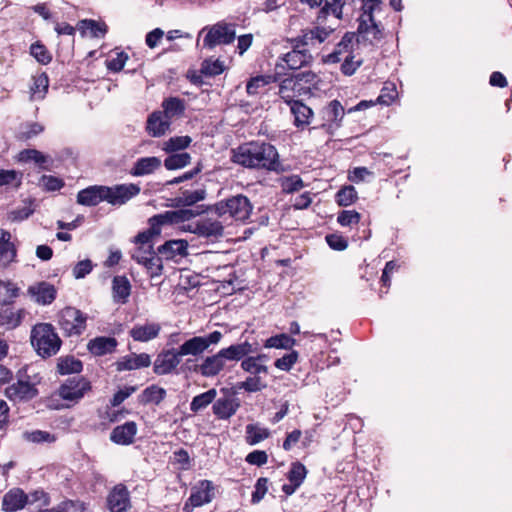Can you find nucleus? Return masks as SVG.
Returning a JSON list of instances; mask_svg holds the SVG:
<instances>
[{"mask_svg": "<svg viewBox=\"0 0 512 512\" xmlns=\"http://www.w3.org/2000/svg\"><path fill=\"white\" fill-rule=\"evenodd\" d=\"M231 161L248 169L281 173L284 171L275 146L268 142L252 141L231 150Z\"/></svg>", "mask_w": 512, "mask_h": 512, "instance_id": "obj_1", "label": "nucleus"}, {"mask_svg": "<svg viewBox=\"0 0 512 512\" xmlns=\"http://www.w3.org/2000/svg\"><path fill=\"white\" fill-rule=\"evenodd\" d=\"M140 191V186L134 183L114 186L91 185L77 193V203L93 207L105 201L112 206H122L137 196Z\"/></svg>", "mask_w": 512, "mask_h": 512, "instance_id": "obj_2", "label": "nucleus"}, {"mask_svg": "<svg viewBox=\"0 0 512 512\" xmlns=\"http://www.w3.org/2000/svg\"><path fill=\"white\" fill-rule=\"evenodd\" d=\"M30 342L38 356L43 359L56 355L62 340L51 323H37L30 332Z\"/></svg>", "mask_w": 512, "mask_h": 512, "instance_id": "obj_3", "label": "nucleus"}, {"mask_svg": "<svg viewBox=\"0 0 512 512\" xmlns=\"http://www.w3.org/2000/svg\"><path fill=\"white\" fill-rule=\"evenodd\" d=\"M253 210V206L245 195L237 194L215 204V212L223 217L228 215L235 221L246 222Z\"/></svg>", "mask_w": 512, "mask_h": 512, "instance_id": "obj_4", "label": "nucleus"}, {"mask_svg": "<svg viewBox=\"0 0 512 512\" xmlns=\"http://www.w3.org/2000/svg\"><path fill=\"white\" fill-rule=\"evenodd\" d=\"M203 206H197L195 209L182 208L178 210H169L156 214L149 218V229L157 236L161 233V227L164 225L180 224L190 221L196 216L205 212Z\"/></svg>", "mask_w": 512, "mask_h": 512, "instance_id": "obj_5", "label": "nucleus"}, {"mask_svg": "<svg viewBox=\"0 0 512 512\" xmlns=\"http://www.w3.org/2000/svg\"><path fill=\"white\" fill-rule=\"evenodd\" d=\"M91 382L83 376H74L66 379L58 388V395L64 401L69 402L67 406L80 402L86 393L91 391Z\"/></svg>", "mask_w": 512, "mask_h": 512, "instance_id": "obj_6", "label": "nucleus"}, {"mask_svg": "<svg viewBox=\"0 0 512 512\" xmlns=\"http://www.w3.org/2000/svg\"><path fill=\"white\" fill-rule=\"evenodd\" d=\"M87 316L75 307H65L58 315V324L66 336H79L86 329Z\"/></svg>", "mask_w": 512, "mask_h": 512, "instance_id": "obj_7", "label": "nucleus"}, {"mask_svg": "<svg viewBox=\"0 0 512 512\" xmlns=\"http://www.w3.org/2000/svg\"><path fill=\"white\" fill-rule=\"evenodd\" d=\"M332 33V30H327L323 27H313L301 31L297 37L289 39L292 48H301L310 51L312 48L318 47L322 44Z\"/></svg>", "mask_w": 512, "mask_h": 512, "instance_id": "obj_8", "label": "nucleus"}, {"mask_svg": "<svg viewBox=\"0 0 512 512\" xmlns=\"http://www.w3.org/2000/svg\"><path fill=\"white\" fill-rule=\"evenodd\" d=\"M236 38L234 26L224 22H218L208 29L203 39V47L213 49L218 45H227Z\"/></svg>", "mask_w": 512, "mask_h": 512, "instance_id": "obj_9", "label": "nucleus"}, {"mask_svg": "<svg viewBox=\"0 0 512 512\" xmlns=\"http://www.w3.org/2000/svg\"><path fill=\"white\" fill-rule=\"evenodd\" d=\"M225 395L214 400L212 410L217 419L228 420L239 409L241 402L235 396V392L230 393L228 389L221 390Z\"/></svg>", "mask_w": 512, "mask_h": 512, "instance_id": "obj_10", "label": "nucleus"}, {"mask_svg": "<svg viewBox=\"0 0 512 512\" xmlns=\"http://www.w3.org/2000/svg\"><path fill=\"white\" fill-rule=\"evenodd\" d=\"M36 384L29 380L18 379L5 389V396L12 402H28L38 395Z\"/></svg>", "mask_w": 512, "mask_h": 512, "instance_id": "obj_11", "label": "nucleus"}, {"mask_svg": "<svg viewBox=\"0 0 512 512\" xmlns=\"http://www.w3.org/2000/svg\"><path fill=\"white\" fill-rule=\"evenodd\" d=\"M214 498V485L209 480H201L195 487L187 502L185 503L184 510L191 512L193 508L200 507L212 501Z\"/></svg>", "mask_w": 512, "mask_h": 512, "instance_id": "obj_12", "label": "nucleus"}, {"mask_svg": "<svg viewBox=\"0 0 512 512\" xmlns=\"http://www.w3.org/2000/svg\"><path fill=\"white\" fill-rule=\"evenodd\" d=\"M321 113L323 123L320 128L329 134H333L339 128L345 114L342 104L338 100H332L322 109Z\"/></svg>", "mask_w": 512, "mask_h": 512, "instance_id": "obj_13", "label": "nucleus"}, {"mask_svg": "<svg viewBox=\"0 0 512 512\" xmlns=\"http://www.w3.org/2000/svg\"><path fill=\"white\" fill-rule=\"evenodd\" d=\"M227 366L222 352L219 350L216 354L205 357L200 364H195L192 370L203 377H215L219 375Z\"/></svg>", "mask_w": 512, "mask_h": 512, "instance_id": "obj_14", "label": "nucleus"}, {"mask_svg": "<svg viewBox=\"0 0 512 512\" xmlns=\"http://www.w3.org/2000/svg\"><path fill=\"white\" fill-rule=\"evenodd\" d=\"M156 236L157 235H155L149 228L139 232L133 240L136 247L130 253L131 258L137 263H140L142 260H145L146 257L153 254L155 252L153 247V238Z\"/></svg>", "mask_w": 512, "mask_h": 512, "instance_id": "obj_15", "label": "nucleus"}, {"mask_svg": "<svg viewBox=\"0 0 512 512\" xmlns=\"http://www.w3.org/2000/svg\"><path fill=\"white\" fill-rule=\"evenodd\" d=\"M259 350L258 343L255 342H249L244 341L241 343L232 344L226 348L220 349V351L223 354V357L228 362H238L243 361L248 355L252 353H256Z\"/></svg>", "mask_w": 512, "mask_h": 512, "instance_id": "obj_16", "label": "nucleus"}, {"mask_svg": "<svg viewBox=\"0 0 512 512\" xmlns=\"http://www.w3.org/2000/svg\"><path fill=\"white\" fill-rule=\"evenodd\" d=\"M107 506L110 512H127L131 503L130 494L125 485L118 484L110 491Z\"/></svg>", "mask_w": 512, "mask_h": 512, "instance_id": "obj_17", "label": "nucleus"}, {"mask_svg": "<svg viewBox=\"0 0 512 512\" xmlns=\"http://www.w3.org/2000/svg\"><path fill=\"white\" fill-rule=\"evenodd\" d=\"M181 356L177 349H170L160 353L154 361L153 371L157 375L172 373L180 364Z\"/></svg>", "mask_w": 512, "mask_h": 512, "instance_id": "obj_18", "label": "nucleus"}, {"mask_svg": "<svg viewBox=\"0 0 512 512\" xmlns=\"http://www.w3.org/2000/svg\"><path fill=\"white\" fill-rule=\"evenodd\" d=\"M28 294L37 304L49 305L56 299L57 290L53 284L41 281L29 286Z\"/></svg>", "mask_w": 512, "mask_h": 512, "instance_id": "obj_19", "label": "nucleus"}, {"mask_svg": "<svg viewBox=\"0 0 512 512\" xmlns=\"http://www.w3.org/2000/svg\"><path fill=\"white\" fill-rule=\"evenodd\" d=\"M157 253L164 260H176L188 255V242L184 239L168 240L158 246Z\"/></svg>", "mask_w": 512, "mask_h": 512, "instance_id": "obj_20", "label": "nucleus"}, {"mask_svg": "<svg viewBox=\"0 0 512 512\" xmlns=\"http://www.w3.org/2000/svg\"><path fill=\"white\" fill-rule=\"evenodd\" d=\"M11 239L12 235L8 230L0 229V269H6L16 261L17 248Z\"/></svg>", "mask_w": 512, "mask_h": 512, "instance_id": "obj_21", "label": "nucleus"}, {"mask_svg": "<svg viewBox=\"0 0 512 512\" xmlns=\"http://www.w3.org/2000/svg\"><path fill=\"white\" fill-rule=\"evenodd\" d=\"M137 431L138 427L136 422L127 421L122 425L116 426L112 430L110 434V440L118 445H130L134 442Z\"/></svg>", "mask_w": 512, "mask_h": 512, "instance_id": "obj_22", "label": "nucleus"}, {"mask_svg": "<svg viewBox=\"0 0 512 512\" xmlns=\"http://www.w3.org/2000/svg\"><path fill=\"white\" fill-rule=\"evenodd\" d=\"M116 370L121 371H130L140 368H146L151 365L150 355L147 353H131L126 356L121 357L116 363Z\"/></svg>", "mask_w": 512, "mask_h": 512, "instance_id": "obj_23", "label": "nucleus"}, {"mask_svg": "<svg viewBox=\"0 0 512 512\" xmlns=\"http://www.w3.org/2000/svg\"><path fill=\"white\" fill-rule=\"evenodd\" d=\"M288 106L294 118L293 125L296 128L303 130L310 125L314 112L308 105L301 100H297Z\"/></svg>", "mask_w": 512, "mask_h": 512, "instance_id": "obj_24", "label": "nucleus"}, {"mask_svg": "<svg viewBox=\"0 0 512 512\" xmlns=\"http://www.w3.org/2000/svg\"><path fill=\"white\" fill-rule=\"evenodd\" d=\"M27 505L26 493L21 488H12L2 498V510L17 512Z\"/></svg>", "mask_w": 512, "mask_h": 512, "instance_id": "obj_25", "label": "nucleus"}, {"mask_svg": "<svg viewBox=\"0 0 512 512\" xmlns=\"http://www.w3.org/2000/svg\"><path fill=\"white\" fill-rule=\"evenodd\" d=\"M162 165V161L159 157L149 156L141 157L135 161L132 168L130 169V175L134 177H142L150 175L158 170Z\"/></svg>", "mask_w": 512, "mask_h": 512, "instance_id": "obj_26", "label": "nucleus"}, {"mask_svg": "<svg viewBox=\"0 0 512 512\" xmlns=\"http://www.w3.org/2000/svg\"><path fill=\"white\" fill-rule=\"evenodd\" d=\"M303 88L299 86L297 79L294 75L283 79L279 84L278 95L287 105L297 101L295 97L302 96Z\"/></svg>", "mask_w": 512, "mask_h": 512, "instance_id": "obj_27", "label": "nucleus"}, {"mask_svg": "<svg viewBox=\"0 0 512 512\" xmlns=\"http://www.w3.org/2000/svg\"><path fill=\"white\" fill-rule=\"evenodd\" d=\"M281 59L286 63L289 69L297 70L310 64L313 57L310 51L301 48H292V50L284 54Z\"/></svg>", "mask_w": 512, "mask_h": 512, "instance_id": "obj_28", "label": "nucleus"}, {"mask_svg": "<svg viewBox=\"0 0 512 512\" xmlns=\"http://www.w3.org/2000/svg\"><path fill=\"white\" fill-rule=\"evenodd\" d=\"M117 345L118 342L116 338L99 336L91 339L87 344V348L91 354L95 356H103L113 353L116 350Z\"/></svg>", "mask_w": 512, "mask_h": 512, "instance_id": "obj_29", "label": "nucleus"}, {"mask_svg": "<svg viewBox=\"0 0 512 512\" xmlns=\"http://www.w3.org/2000/svg\"><path fill=\"white\" fill-rule=\"evenodd\" d=\"M171 121L161 111L153 112L147 119L146 129L149 135L160 137L170 128Z\"/></svg>", "mask_w": 512, "mask_h": 512, "instance_id": "obj_30", "label": "nucleus"}, {"mask_svg": "<svg viewBox=\"0 0 512 512\" xmlns=\"http://www.w3.org/2000/svg\"><path fill=\"white\" fill-rule=\"evenodd\" d=\"M193 232L198 236L206 238H218L223 235L224 227L221 222L217 220L205 219L195 224Z\"/></svg>", "mask_w": 512, "mask_h": 512, "instance_id": "obj_31", "label": "nucleus"}, {"mask_svg": "<svg viewBox=\"0 0 512 512\" xmlns=\"http://www.w3.org/2000/svg\"><path fill=\"white\" fill-rule=\"evenodd\" d=\"M206 195L207 193L204 188L193 191L184 190L181 192L180 196L172 200V204L170 206L174 208L193 206L196 203L203 201L206 198Z\"/></svg>", "mask_w": 512, "mask_h": 512, "instance_id": "obj_32", "label": "nucleus"}, {"mask_svg": "<svg viewBox=\"0 0 512 512\" xmlns=\"http://www.w3.org/2000/svg\"><path fill=\"white\" fill-rule=\"evenodd\" d=\"M161 327L157 323H146L144 325H135L129 332L135 341L147 342L159 335Z\"/></svg>", "mask_w": 512, "mask_h": 512, "instance_id": "obj_33", "label": "nucleus"}, {"mask_svg": "<svg viewBox=\"0 0 512 512\" xmlns=\"http://www.w3.org/2000/svg\"><path fill=\"white\" fill-rule=\"evenodd\" d=\"M178 355L181 357L191 355L199 356L207 350V343L202 336H194L186 340L178 347Z\"/></svg>", "mask_w": 512, "mask_h": 512, "instance_id": "obj_34", "label": "nucleus"}, {"mask_svg": "<svg viewBox=\"0 0 512 512\" xmlns=\"http://www.w3.org/2000/svg\"><path fill=\"white\" fill-rule=\"evenodd\" d=\"M113 299L125 304L131 293V284L126 276H115L112 281Z\"/></svg>", "mask_w": 512, "mask_h": 512, "instance_id": "obj_35", "label": "nucleus"}, {"mask_svg": "<svg viewBox=\"0 0 512 512\" xmlns=\"http://www.w3.org/2000/svg\"><path fill=\"white\" fill-rule=\"evenodd\" d=\"M49 78L46 73H40L32 77V85L30 86V100H43L48 92Z\"/></svg>", "mask_w": 512, "mask_h": 512, "instance_id": "obj_36", "label": "nucleus"}, {"mask_svg": "<svg viewBox=\"0 0 512 512\" xmlns=\"http://www.w3.org/2000/svg\"><path fill=\"white\" fill-rule=\"evenodd\" d=\"M354 34L345 33L340 42L335 46V49L324 57L326 63H337L341 60V55L348 53L352 47Z\"/></svg>", "mask_w": 512, "mask_h": 512, "instance_id": "obj_37", "label": "nucleus"}, {"mask_svg": "<svg viewBox=\"0 0 512 512\" xmlns=\"http://www.w3.org/2000/svg\"><path fill=\"white\" fill-rule=\"evenodd\" d=\"M166 397V390L157 385H151L145 388L138 396V401L142 405L153 403L159 405Z\"/></svg>", "mask_w": 512, "mask_h": 512, "instance_id": "obj_38", "label": "nucleus"}, {"mask_svg": "<svg viewBox=\"0 0 512 512\" xmlns=\"http://www.w3.org/2000/svg\"><path fill=\"white\" fill-rule=\"evenodd\" d=\"M77 28L82 34L89 32L90 36L94 38L104 37L108 30L104 22H98L92 19L80 20L77 24Z\"/></svg>", "mask_w": 512, "mask_h": 512, "instance_id": "obj_39", "label": "nucleus"}, {"mask_svg": "<svg viewBox=\"0 0 512 512\" xmlns=\"http://www.w3.org/2000/svg\"><path fill=\"white\" fill-rule=\"evenodd\" d=\"M19 293L20 288L16 283L11 280H0V305L13 304Z\"/></svg>", "mask_w": 512, "mask_h": 512, "instance_id": "obj_40", "label": "nucleus"}, {"mask_svg": "<svg viewBox=\"0 0 512 512\" xmlns=\"http://www.w3.org/2000/svg\"><path fill=\"white\" fill-rule=\"evenodd\" d=\"M161 111L170 121L174 117L182 116L185 112V101L178 97H169L162 103Z\"/></svg>", "mask_w": 512, "mask_h": 512, "instance_id": "obj_41", "label": "nucleus"}, {"mask_svg": "<svg viewBox=\"0 0 512 512\" xmlns=\"http://www.w3.org/2000/svg\"><path fill=\"white\" fill-rule=\"evenodd\" d=\"M300 87L303 88V95L311 93L313 89H319L320 77L312 71H304L294 74Z\"/></svg>", "mask_w": 512, "mask_h": 512, "instance_id": "obj_42", "label": "nucleus"}, {"mask_svg": "<svg viewBox=\"0 0 512 512\" xmlns=\"http://www.w3.org/2000/svg\"><path fill=\"white\" fill-rule=\"evenodd\" d=\"M277 79L273 75H257L251 77L246 84V92L250 96L259 94L269 84L275 82Z\"/></svg>", "mask_w": 512, "mask_h": 512, "instance_id": "obj_43", "label": "nucleus"}, {"mask_svg": "<svg viewBox=\"0 0 512 512\" xmlns=\"http://www.w3.org/2000/svg\"><path fill=\"white\" fill-rule=\"evenodd\" d=\"M82 369V362L74 356L60 357L57 361V372L61 375L80 373Z\"/></svg>", "mask_w": 512, "mask_h": 512, "instance_id": "obj_44", "label": "nucleus"}, {"mask_svg": "<svg viewBox=\"0 0 512 512\" xmlns=\"http://www.w3.org/2000/svg\"><path fill=\"white\" fill-rule=\"evenodd\" d=\"M217 396V391L215 388L209 389L206 392H203L199 395L193 397L190 403V410L193 413H197L206 407H208L211 403L214 402Z\"/></svg>", "mask_w": 512, "mask_h": 512, "instance_id": "obj_45", "label": "nucleus"}, {"mask_svg": "<svg viewBox=\"0 0 512 512\" xmlns=\"http://www.w3.org/2000/svg\"><path fill=\"white\" fill-rule=\"evenodd\" d=\"M296 344V340L288 334L281 333L266 339L265 348L291 349Z\"/></svg>", "mask_w": 512, "mask_h": 512, "instance_id": "obj_46", "label": "nucleus"}, {"mask_svg": "<svg viewBox=\"0 0 512 512\" xmlns=\"http://www.w3.org/2000/svg\"><path fill=\"white\" fill-rule=\"evenodd\" d=\"M22 438L34 444L54 443L57 440L54 434L43 430L25 431Z\"/></svg>", "mask_w": 512, "mask_h": 512, "instance_id": "obj_47", "label": "nucleus"}, {"mask_svg": "<svg viewBox=\"0 0 512 512\" xmlns=\"http://www.w3.org/2000/svg\"><path fill=\"white\" fill-rule=\"evenodd\" d=\"M191 162V156L187 152L172 153L164 160L167 170H177L186 167Z\"/></svg>", "mask_w": 512, "mask_h": 512, "instance_id": "obj_48", "label": "nucleus"}, {"mask_svg": "<svg viewBox=\"0 0 512 512\" xmlns=\"http://www.w3.org/2000/svg\"><path fill=\"white\" fill-rule=\"evenodd\" d=\"M163 258L155 251L153 254L146 257L139 264L143 265L151 277L160 276L163 272Z\"/></svg>", "mask_w": 512, "mask_h": 512, "instance_id": "obj_49", "label": "nucleus"}, {"mask_svg": "<svg viewBox=\"0 0 512 512\" xmlns=\"http://www.w3.org/2000/svg\"><path fill=\"white\" fill-rule=\"evenodd\" d=\"M269 435L270 431L267 428H261L254 424L246 426V442L249 445H256L267 439Z\"/></svg>", "mask_w": 512, "mask_h": 512, "instance_id": "obj_50", "label": "nucleus"}, {"mask_svg": "<svg viewBox=\"0 0 512 512\" xmlns=\"http://www.w3.org/2000/svg\"><path fill=\"white\" fill-rule=\"evenodd\" d=\"M192 142L190 136H174L164 143L163 150L167 153H173L186 149Z\"/></svg>", "mask_w": 512, "mask_h": 512, "instance_id": "obj_51", "label": "nucleus"}, {"mask_svg": "<svg viewBox=\"0 0 512 512\" xmlns=\"http://www.w3.org/2000/svg\"><path fill=\"white\" fill-rule=\"evenodd\" d=\"M306 467L299 461L291 463L290 469L287 473V479L289 482L295 483L301 486L307 476Z\"/></svg>", "mask_w": 512, "mask_h": 512, "instance_id": "obj_52", "label": "nucleus"}, {"mask_svg": "<svg viewBox=\"0 0 512 512\" xmlns=\"http://www.w3.org/2000/svg\"><path fill=\"white\" fill-rule=\"evenodd\" d=\"M241 369L251 375L259 376L261 373L267 374L268 367L265 364L258 362L253 356L248 355L241 362Z\"/></svg>", "mask_w": 512, "mask_h": 512, "instance_id": "obj_53", "label": "nucleus"}, {"mask_svg": "<svg viewBox=\"0 0 512 512\" xmlns=\"http://www.w3.org/2000/svg\"><path fill=\"white\" fill-rule=\"evenodd\" d=\"M44 130V127L37 122H29L22 125L17 133V139L26 141L39 135Z\"/></svg>", "mask_w": 512, "mask_h": 512, "instance_id": "obj_54", "label": "nucleus"}, {"mask_svg": "<svg viewBox=\"0 0 512 512\" xmlns=\"http://www.w3.org/2000/svg\"><path fill=\"white\" fill-rule=\"evenodd\" d=\"M357 191L353 186H345L341 188L335 195L336 203L339 206H349L357 200Z\"/></svg>", "mask_w": 512, "mask_h": 512, "instance_id": "obj_55", "label": "nucleus"}, {"mask_svg": "<svg viewBox=\"0 0 512 512\" xmlns=\"http://www.w3.org/2000/svg\"><path fill=\"white\" fill-rule=\"evenodd\" d=\"M35 209L33 207V201L29 200L23 207H18L16 209L11 210L8 213V220L11 222H21L28 219L33 213Z\"/></svg>", "mask_w": 512, "mask_h": 512, "instance_id": "obj_56", "label": "nucleus"}, {"mask_svg": "<svg viewBox=\"0 0 512 512\" xmlns=\"http://www.w3.org/2000/svg\"><path fill=\"white\" fill-rule=\"evenodd\" d=\"M22 176V173L16 170L0 169V187L13 185L15 188H19L22 184Z\"/></svg>", "mask_w": 512, "mask_h": 512, "instance_id": "obj_57", "label": "nucleus"}, {"mask_svg": "<svg viewBox=\"0 0 512 512\" xmlns=\"http://www.w3.org/2000/svg\"><path fill=\"white\" fill-rule=\"evenodd\" d=\"M23 314V310L13 311L6 309L0 314V323L2 325H7L10 328H15L21 324Z\"/></svg>", "mask_w": 512, "mask_h": 512, "instance_id": "obj_58", "label": "nucleus"}, {"mask_svg": "<svg viewBox=\"0 0 512 512\" xmlns=\"http://www.w3.org/2000/svg\"><path fill=\"white\" fill-rule=\"evenodd\" d=\"M266 386L267 385L263 383L261 377L257 375L247 377L245 381L237 383L238 389H243L249 393L261 391L266 388Z\"/></svg>", "mask_w": 512, "mask_h": 512, "instance_id": "obj_59", "label": "nucleus"}, {"mask_svg": "<svg viewBox=\"0 0 512 512\" xmlns=\"http://www.w3.org/2000/svg\"><path fill=\"white\" fill-rule=\"evenodd\" d=\"M344 0H323L321 14H332L336 18L341 19Z\"/></svg>", "mask_w": 512, "mask_h": 512, "instance_id": "obj_60", "label": "nucleus"}, {"mask_svg": "<svg viewBox=\"0 0 512 512\" xmlns=\"http://www.w3.org/2000/svg\"><path fill=\"white\" fill-rule=\"evenodd\" d=\"M26 497L27 505L38 504L40 507H45L50 504V496L43 489H36L28 494L26 493Z\"/></svg>", "mask_w": 512, "mask_h": 512, "instance_id": "obj_61", "label": "nucleus"}, {"mask_svg": "<svg viewBox=\"0 0 512 512\" xmlns=\"http://www.w3.org/2000/svg\"><path fill=\"white\" fill-rule=\"evenodd\" d=\"M224 70L223 62L220 60H204L201 64V73L206 76L220 75Z\"/></svg>", "mask_w": 512, "mask_h": 512, "instance_id": "obj_62", "label": "nucleus"}, {"mask_svg": "<svg viewBox=\"0 0 512 512\" xmlns=\"http://www.w3.org/2000/svg\"><path fill=\"white\" fill-rule=\"evenodd\" d=\"M304 186L302 179L298 175H292L281 179V188L285 193L299 191Z\"/></svg>", "mask_w": 512, "mask_h": 512, "instance_id": "obj_63", "label": "nucleus"}, {"mask_svg": "<svg viewBox=\"0 0 512 512\" xmlns=\"http://www.w3.org/2000/svg\"><path fill=\"white\" fill-rule=\"evenodd\" d=\"M61 512H91L87 505L79 500H66L59 505Z\"/></svg>", "mask_w": 512, "mask_h": 512, "instance_id": "obj_64", "label": "nucleus"}]
</instances>
